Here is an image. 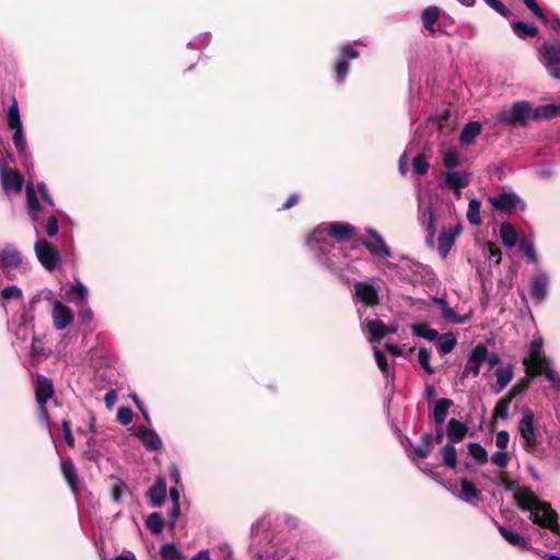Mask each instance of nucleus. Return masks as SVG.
I'll return each mask as SVG.
<instances>
[{"instance_id": "obj_1", "label": "nucleus", "mask_w": 560, "mask_h": 560, "mask_svg": "<svg viewBox=\"0 0 560 560\" xmlns=\"http://www.w3.org/2000/svg\"><path fill=\"white\" fill-rule=\"evenodd\" d=\"M514 499L520 509L530 512V518L535 524L549 528L552 533H559L557 513L549 504L539 501L528 488H520Z\"/></svg>"}, {"instance_id": "obj_2", "label": "nucleus", "mask_w": 560, "mask_h": 560, "mask_svg": "<svg viewBox=\"0 0 560 560\" xmlns=\"http://www.w3.org/2000/svg\"><path fill=\"white\" fill-rule=\"evenodd\" d=\"M532 117V105L527 101L512 104L510 109H503L495 116L497 121L512 127H524Z\"/></svg>"}, {"instance_id": "obj_3", "label": "nucleus", "mask_w": 560, "mask_h": 560, "mask_svg": "<svg viewBox=\"0 0 560 560\" xmlns=\"http://www.w3.org/2000/svg\"><path fill=\"white\" fill-rule=\"evenodd\" d=\"M539 60L547 72L560 80V42H545L539 48Z\"/></svg>"}, {"instance_id": "obj_4", "label": "nucleus", "mask_w": 560, "mask_h": 560, "mask_svg": "<svg viewBox=\"0 0 560 560\" xmlns=\"http://www.w3.org/2000/svg\"><path fill=\"white\" fill-rule=\"evenodd\" d=\"M518 432L523 439V448L528 453H533L539 443V434L535 427L534 412L530 409H526L523 412L518 423Z\"/></svg>"}, {"instance_id": "obj_5", "label": "nucleus", "mask_w": 560, "mask_h": 560, "mask_svg": "<svg viewBox=\"0 0 560 560\" xmlns=\"http://www.w3.org/2000/svg\"><path fill=\"white\" fill-rule=\"evenodd\" d=\"M330 235L338 242H345L353 236V229L348 223L334 222L329 224L328 231L326 229H316L308 240V244L313 242L322 243L326 241V237Z\"/></svg>"}, {"instance_id": "obj_6", "label": "nucleus", "mask_w": 560, "mask_h": 560, "mask_svg": "<svg viewBox=\"0 0 560 560\" xmlns=\"http://www.w3.org/2000/svg\"><path fill=\"white\" fill-rule=\"evenodd\" d=\"M38 261L47 271H52L60 262L58 249L45 238H39L34 246Z\"/></svg>"}, {"instance_id": "obj_7", "label": "nucleus", "mask_w": 560, "mask_h": 560, "mask_svg": "<svg viewBox=\"0 0 560 560\" xmlns=\"http://www.w3.org/2000/svg\"><path fill=\"white\" fill-rule=\"evenodd\" d=\"M352 299L364 306H374L380 303V290L366 281H357L353 284Z\"/></svg>"}, {"instance_id": "obj_8", "label": "nucleus", "mask_w": 560, "mask_h": 560, "mask_svg": "<svg viewBox=\"0 0 560 560\" xmlns=\"http://www.w3.org/2000/svg\"><path fill=\"white\" fill-rule=\"evenodd\" d=\"M488 201L494 209L504 213H513L518 208L524 209L522 199L513 191H503L497 196H491Z\"/></svg>"}, {"instance_id": "obj_9", "label": "nucleus", "mask_w": 560, "mask_h": 560, "mask_svg": "<svg viewBox=\"0 0 560 560\" xmlns=\"http://www.w3.org/2000/svg\"><path fill=\"white\" fill-rule=\"evenodd\" d=\"M23 257L21 252L13 245L7 244L0 252V267L7 278L11 279L13 270L19 269L22 265Z\"/></svg>"}, {"instance_id": "obj_10", "label": "nucleus", "mask_w": 560, "mask_h": 560, "mask_svg": "<svg viewBox=\"0 0 560 560\" xmlns=\"http://www.w3.org/2000/svg\"><path fill=\"white\" fill-rule=\"evenodd\" d=\"M487 360V347L482 343H478L469 353L468 360L465 364L464 371L460 378L464 380L470 374L478 376L480 373V366Z\"/></svg>"}, {"instance_id": "obj_11", "label": "nucleus", "mask_w": 560, "mask_h": 560, "mask_svg": "<svg viewBox=\"0 0 560 560\" xmlns=\"http://www.w3.org/2000/svg\"><path fill=\"white\" fill-rule=\"evenodd\" d=\"M1 183L5 192H20L23 187L22 175L13 168H8L3 161L0 162Z\"/></svg>"}, {"instance_id": "obj_12", "label": "nucleus", "mask_w": 560, "mask_h": 560, "mask_svg": "<svg viewBox=\"0 0 560 560\" xmlns=\"http://www.w3.org/2000/svg\"><path fill=\"white\" fill-rule=\"evenodd\" d=\"M359 57V51L355 50L350 44H347L342 47L340 57L336 61L335 65V74L338 82H342L349 71V60L357 59Z\"/></svg>"}, {"instance_id": "obj_13", "label": "nucleus", "mask_w": 560, "mask_h": 560, "mask_svg": "<svg viewBox=\"0 0 560 560\" xmlns=\"http://www.w3.org/2000/svg\"><path fill=\"white\" fill-rule=\"evenodd\" d=\"M462 232L460 224H456L450 226L448 229L444 228L439 236V254L442 258H446L451 248L453 247L457 236Z\"/></svg>"}, {"instance_id": "obj_14", "label": "nucleus", "mask_w": 560, "mask_h": 560, "mask_svg": "<svg viewBox=\"0 0 560 560\" xmlns=\"http://www.w3.org/2000/svg\"><path fill=\"white\" fill-rule=\"evenodd\" d=\"M368 233L371 235L373 241H364L362 244L370 254L377 257H390L392 252L382 236L373 229H369Z\"/></svg>"}, {"instance_id": "obj_15", "label": "nucleus", "mask_w": 560, "mask_h": 560, "mask_svg": "<svg viewBox=\"0 0 560 560\" xmlns=\"http://www.w3.org/2000/svg\"><path fill=\"white\" fill-rule=\"evenodd\" d=\"M52 323L56 329L62 330L73 320L71 310L59 301H55L52 305Z\"/></svg>"}, {"instance_id": "obj_16", "label": "nucleus", "mask_w": 560, "mask_h": 560, "mask_svg": "<svg viewBox=\"0 0 560 560\" xmlns=\"http://www.w3.org/2000/svg\"><path fill=\"white\" fill-rule=\"evenodd\" d=\"M54 395V386L52 382L44 376L38 374L36 376V383H35V398L36 402L39 407H43L46 405V402L52 397Z\"/></svg>"}, {"instance_id": "obj_17", "label": "nucleus", "mask_w": 560, "mask_h": 560, "mask_svg": "<svg viewBox=\"0 0 560 560\" xmlns=\"http://www.w3.org/2000/svg\"><path fill=\"white\" fill-rule=\"evenodd\" d=\"M470 177L467 173L446 172L444 174V187L454 191L457 197H460V189L469 185Z\"/></svg>"}, {"instance_id": "obj_18", "label": "nucleus", "mask_w": 560, "mask_h": 560, "mask_svg": "<svg viewBox=\"0 0 560 560\" xmlns=\"http://www.w3.org/2000/svg\"><path fill=\"white\" fill-rule=\"evenodd\" d=\"M549 278L545 272L535 275L530 280L532 298L537 302H542L548 293Z\"/></svg>"}, {"instance_id": "obj_19", "label": "nucleus", "mask_w": 560, "mask_h": 560, "mask_svg": "<svg viewBox=\"0 0 560 560\" xmlns=\"http://www.w3.org/2000/svg\"><path fill=\"white\" fill-rule=\"evenodd\" d=\"M148 497L153 506H161L166 499V481L159 477L154 485L149 489Z\"/></svg>"}, {"instance_id": "obj_20", "label": "nucleus", "mask_w": 560, "mask_h": 560, "mask_svg": "<svg viewBox=\"0 0 560 560\" xmlns=\"http://www.w3.org/2000/svg\"><path fill=\"white\" fill-rule=\"evenodd\" d=\"M137 435L141 440L143 445L151 451H158L162 446L161 438L159 436V434L155 431H153L151 429H148L145 427H140L138 429Z\"/></svg>"}, {"instance_id": "obj_21", "label": "nucleus", "mask_w": 560, "mask_h": 560, "mask_svg": "<svg viewBox=\"0 0 560 560\" xmlns=\"http://www.w3.org/2000/svg\"><path fill=\"white\" fill-rule=\"evenodd\" d=\"M26 203H27V213L33 221H37L39 219L40 205L37 199V195L32 182L26 184Z\"/></svg>"}, {"instance_id": "obj_22", "label": "nucleus", "mask_w": 560, "mask_h": 560, "mask_svg": "<svg viewBox=\"0 0 560 560\" xmlns=\"http://www.w3.org/2000/svg\"><path fill=\"white\" fill-rule=\"evenodd\" d=\"M482 126L479 121H469L466 124L459 135V142L463 145H471L481 133Z\"/></svg>"}, {"instance_id": "obj_23", "label": "nucleus", "mask_w": 560, "mask_h": 560, "mask_svg": "<svg viewBox=\"0 0 560 560\" xmlns=\"http://www.w3.org/2000/svg\"><path fill=\"white\" fill-rule=\"evenodd\" d=\"M370 342H378L387 335V326L380 319L365 320Z\"/></svg>"}, {"instance_id": "obj_24", "label": "nucleus", "mask_w": 560, "mask_h": 560, "mask_svg": "<svg viewBox=\"0 0 560 560\" xmlns=\"http://www.w3.org/2000/svg\"><path fill=\"white\" fill-rule=\"evenodd\" d=\"M468 431L467 425L457 419L452 418L446 428L447 438L452 443L460 442Z\"/></svg>"}, {"instance_id": "obj_25", "label": "nucleus", "mask_w": 560, "mask_h": 560, "mask_svg": "<svg viewBox=\"0 0 560 560\" xmlns=\"http://www.w3.org/2000/svg\"><path fill=\"white\" fill-rule=\"evenodd\" d=\"M517 393L518 390L516 389V387H513L508 395L498 400L493 410L494 419H508L510 404Z\"/></svg>"}, {"instance_id": "obj_26", "label": "nucleus", "mask_w": 560, "mask_h": 560, "mask_svg": "<svg viewBox=\"0 0 560 560\" xmlns=\"http://www.w3.org/2000/svg\"><path fill=\"white\" fill-rule=\"evenodd\" d=\"M60 469L69 487L75 493L78 491V475L73 462L71 459H61Z\"/></svg>"}, {"instance_id": "obj_27", "label": "nucleus", "mask_w": 560, "mask_h": 560, "mask_svg": "<svg viewBox=\"0 0 560 560\" xmlns=\"http://www.w3.org/2000/svg\"><path fill=\"white\" fill-rule=\"evenodd\" d=\"M532 117L535 120L541 119H550L555 117H560V104H546L537 106L536 108H532Z\"/></svg>"}, {"instance_id": "obj_28", "label": "nucleus", "mask_w": 560, "mask_h": 560, "mask_svg": "<svg viewBox=\"0 0 560 560\" xmlns=\"http://www.w3.org/2000/svg\"><path fill=\"white\" fill-rule=\"evenodd\" d=\"M453 406L450 398H440L435 401L433 409V420L436 425H442L447 418L448 409Z\"/></svg>"}, {"instance_id": "obj_29", "label": "nucleus", "mask_w": 560, "mask_h": 560, "mask_svg": "<svg viewBox=\"0 0 560 560\" xmlns=\"http://www.w3.org/2000/svg\"><path fill=\"white\" fill-rule=\"evenodd\" d=\"M530 369L535 374H541L542 366L549 363L548 358L540 354V346L536 342L530 345Z\"/></svg>"}, {"instance_id": "obj_30", "label": "nucleus", "mask_w": 560, "mask_h": 560, "mask_svg": "<svg viewBox=\"0 0 560 560\" xmlns=\"http://www.w3.org/2000/svg\"><path fill=\"white\" fill-rule=\"evenodd\" d=\"M498 530L502 537L512 546L520 547L522 549H528V540L516 532L510 530L502 525H498Z\"/></svg>"}, {"instance_id": "obj_31", "label": "nucleus", "mask_w": 560, "mask_h": 560, "mask_svg": "<svg viewBox=\"0 0 560 560\" xmlns=\"http://www.w3.org/2000/svg\"><path fill=\"white\" fill-rule=\"evenodd\" d=\"M420 220L423 221L425 224V243L428 246L433 247L434 246V240H435V223H434V217L431 208H429L427 211L422 212L420 215Z\"/></svg>"}, {"instance_id": "obj_32", "label": "nucleus", "mask_w": 560, "mask_h": 560, "mask_svg": "<svg viewBox=\"0 0 560 560\" xmlns=\"http://www.w3.org/2000/svg\"><path fill=\"white\" fill-rule=\"evenodd\" d=\"M500 237L502 243L509 247L512 248L516 245L517 242V233L515 228L508 223L503 222L500 226Z\"/></svg>"}, {"instance_id": "obj_33", "label": "nucleus", "mask_w": 560, "mask_h": 560, "mask_svg": "<svg viewBox=\"0 0 560 560\" xmlns=\"http://www.w3.org/2000/svg\"><path fill=\"white\" fill-rule=\"evenodd\" d=\"M460 489L462 493L459 498L467 503H472L475 500L479 499V491L476 489L475 485L468 479L460 480Z\"/></svg>"}, {"instance_id": "obj_34", "label": "nucleus", "mask_w": 560, "mask_h": 560, "mask_svg": "<svg viewBox=\"0 0 560 560\" xmlns=\"http://www.w3.org/2000/svg\"><path fill=\"white\" fill-rule=\"evenodd\" d=\"M412 335L430 341L435 340L439 334L435 329L430 328L427 323H420L411 326Z\"/></svg>"}, {"instance_id": "obj_35", "label": "nucleus", "mask_w": 560, "mask_h": 560, "mask_svg": "<svg viewBox=\"0 0 560 560\" xmlns=\"http://www.w3.org/2000/svg\"><path fill=\"white\" fill-rule=\"evenodd\" d=\"M439 16H440V9L438 7H434V5H431V7H428L423 10L422 12V23H423V26L430 31V32H434V24L436 23V21L439 20Z\"/></svg>"}, {"instance_id": "obj_36", "label": "nucleus", "mask_w": 560, "mask_h": 560, "mask_svg": "<svg viewBox=\"0 0 560 560\" xmlns=\"http://www.w3.org/2000/svg\"><path fill=\"white\" fill-rule=\"evenodd\" d=\"M512 28L521 38L535 37L538 34V28L535 25H530L522 21L513 22Z\"/></svg>"}, {"instance_id": "obj_37", "label": "nucleus", "mask_w": 560, "mask_h": 560, "mask_svg": "<svg viewBox=\"0 0 560 560\" xmlns=\"http://www.w3.org/2000/svg\"><path fill=\"white\" fill-rule=\"evenodd\" d=\"M436 348L441 354H447L453 351L455 348L457 340L452 334H443L438 338Z\"/></svg>"}, {"instance_id": "obj_38", "label": "nucleus", "mask_w": 560, "mask_h": 560, "mask_svg": "<svg viewBox=\"0 0 560 560\" xmlns=\"http://www.w3.org/2000/svg\"><path fill=\"white\" fill-rule=\"evenodd\" d=\"M495 375L498 388L494 392L498 394L512 381L514 373L512 366L509 365L498 369Z\"/></svg>"}, {"instance_id": "obj_39", "label": "nucleus", "mask_w": 560, "mask_h": 560, "mask_svg": "<svg viewBox=\"0 0 560 560\" xmlns=\"http://www.w3.org/2000/svg\"><path fill=\"white\" fill-rule=\"evenodd\" d=\"M469 455L476 460L478 465H485L488 462L487 450L477 442H471L467 445Z\"/></svg>"}, {"instance_id": "obj_40", "label": "nucleus", "mask_w": 560, "mask_h": 560, "mask_svg": "<svg viewBox=\"0 0 560 560\" xmlns=\"http://www.w3.org/2000/svg\"><path fill=\"white\" fill-rule=\"evenodd\" d=\"M441 455H442V459H443V463L454 469L457 465V451L455 448V446L451 443H447L445 444L442 448H441Z\"/></svg>"}, {"instance_id": "obj_41", "label": "nucleus", "mask_w": 560, "mask_h": 560, "mask_svg": "<svg viewBox=\"0 0 560 560\" xmlns=\"http://www.w3.org/2000/svg\"><path fill=\"white\" fill-rule=\"evenodd\" d=\"M8 126L10 129H19L22 128V121L20 117V110L18 106V101L15 98L12 100V104L8 110Z\"/></svg>"}, {"instance_id": "obj_42", "label": "nucleus", "mask_w": 560, "mask_h": 560, "mask_svg": "<svg viewBox=\"0 0 560 560\" xmlns=\"http://www.w3.org/2000/svg\"><path fill=\"white\" fill-rule=\"evenodd\" d=\"M481 202L477 199H471L468 203L467 209V220L472 225L481 224V215H480Z\"/></svg>"}, {"instance_id": "obj_43", "label": "nucleus", "mask_w": 560, "mask_h": 560, "mask_svg": "<svg viewBox=\"0 0 560 560\" xmlns=\"http://www.w3.org/2000/svg\"><path fill=\"white\" fill-rule=\"evenodd\" d=\"M147 527L153 533V534H161L164 528V520L162 518L161 514L154 512L151 513L147 521H145Z\"/></svg>"}, {"instance_id": "obj_44", "label": "nucleus", "mask_w": 560, "mask_h": 560, "mask_svg": "<svg viewBox=\"0 0 560 560\" xmlns=\"http://www.w3.org/2000/svg\"><path fill=\"white\" fill-rule=\"evenodd\" d=\"M161 557L163 560H182V552L173 544H165L161 548Z\"/></svg>"}, {"instance_id": "obj_45", "label": "nucleus", "mask_w": 560, "mask_h": 560, "mask_svg": "<svg viewBox=\"0 0 560 560\" xmlns=\"http://www.w3.org/2000/svg\"><path fill=\"white\" fill-rule=\"evenodd\" d=\"M430 164L427 161V158L424 154H418L412 160V168L415 174L417 175H424L429 171Z\"/></svg>"}, {"instance_id": "obj_46", "label": "nucleus", "mask_w": 560, "mask_h": 560, "mask_svg": "<svg viewBox=\"0 0 560 560\" xmlns=\"http://www.w3.org/2000/svg\"><path fill=\"white\" fill-rule=\"evenodd\" d=\"M520 246H521V249L523 252V254L533 262H536L537 261V255H536V250H535V247H534V244L532 242V240H529L528 237H522L521 241H520Z\"/></svg>"}, {"instance_id": "obj_47", "label": "nucleus", "mask_w": 560, "mask_h": 560, "mask_svg": "<svg viewBox=\"0 0 560 560\" xmlns=\"http://www.w3.org/2000/svg\"><path fill=\"white\" fill-rule=\"evenodd\" d=\"M443 319L453 324H464L470 318V314L458 315L452 307H448L443 314Z\"/></svg>"}, {"instance_id": "obj_48", "label": "nucleus", "mask_w": 560, "mask_h": 560, "mask_svg": "<svg viewBox=\"0 0 560 560\" xmlns=\"http://www.w3.org/2000/svg\"><path fill=\"white\" fill-rule=\"evenodd\" d=\"M431 351L427 348H420L418 351V361L419 364L424 369V371L429 374L434 373L433 368L430 365Z\"/></svg>"}, {"instance_id": "obj_49", "label": "nucleus", "mask_w": 560, "mask_h": 560, "mask_svg": "<svg viewBox=\"0 0 560 560\" xmlns=\"http://www.w3.org/2000/svg\"><path fill=\"white\" fill-rule=\"evenodd\" d=\"M70 294L74 295V302L81 305L85 303L88 296V289L83 283L78 282L70 289Z\"/></svg>"}, {"instance_id": "obj_50", "label": "nucleus", "mask_w": 560, "mask_h": 560, "mask_svg": "<svg viewBox=\"0 0 560 560\" xmlns=\"http://www.w3.org/2000/svg\"><path fill=\"white\" fill-rule=\"evenodd\" d=\"M112 478L115 479V483H113L110 487V495L115 502H119L122 493L127 491V486L121 480L113 476Z\"/></svg>"}, {"instance_id": "obj_51", "label": "nucleus", "mask_w": 560, "mask_h": 560, "mask_svg": "<svg viewBox=\"0 0 560 560\" xmlns=\"http://www.w3.org/2000/svg\"><path fill=\"white\" fill-rule=\"evenodd\" d=\"M487 253L486 257L488 260L492 261L494 265H499L501 262V250L495 246L494 243L488 242L486 244Z\"/></svg>"}, {"instance_id": "obj_52", "label": "nucleus", "mask_w": 560, "mask_h": 560, "mask_svg": "<svg viewBox=\"0 0 560 560\" xmlns=\"http://www.w3.org/2000/svg\"><path fill=\"white\" fill-rule=\"evenodd\" d=\"M541 374L551 382V385L556 390L560 392V376L549 366V363L542 366Z\"/></svg>"}, {"instance_id": "obj_53", "label": "nucleus", "mask_w": 560, "mask_h": 560, "mask_svg": "<svg viewBox=\"0 0 560 560\" xmlns=\"http://www.w3.org/2000/svg\"><path fill=\"white\" fill-rule=\"evenodd\" d=\"M443 164L446 168H454L459 164V156L456 150H448L443 156Z\"/></svg>"}, {"instance_id": "obj_54", "label": "nucleus", "mask_w": 560, "mask_h": 560, "mask_svg": "<svg viewBox=\"0 0 560 560\" xmlns=\"http://www.w3.org/2000/svg\"><path fill=\"white\" fill-rule=\"evenodd\" d=\"M13 143L20 154H23L26 149L25 138L23 133V128L14 129V133L12 137Z\"/></svg>"}, {"instance_id": "obj_55", "label": "nucleus", "mask_w": 560, "mask_h": 560, "mask_svg": "<svg viewBox=\"0 0 560 560\" xmlns=\"http://www.w3.org/2000/svg\"><path fill=\"white\" fill-rule=\"evenodd\" d=\"M491 462L500 468H505L510 462V454L508 452L498 451L492 454Z\"/></svg>"}, {"instance_id": "obj_56", "label": "nucleus", "mask_w": 560, "mask_h": 560, "mask_svg": "<svg viewBox=\"0 0 560 560\" xmlns=\"http://www.w3.org/2000/svg\"><path fill=\"white\" fill-rule=\"evenodd\" d=\"M132 417L133 412L129 407H120L117 411V421L122 425L131 423Z\"/></svg>"}, {"instance_id": "obj_57", "label": "nucleus", "mask_w": 560, "mask_h": 560, "mask_svg": "<svg viewBox=\"0 0 560 560\" xmlns=\"http://www.w3.org/2000/svg\"><path fill=\"white\" fill-rule=\"evenodd\" d=\"M1 296L4 300H20L22 298V290L16 285H8L2 290Z\"/></svg>"}, {"instance_id": "obj_58", "label": "nucleus", "mask_w": 560, "mask_h": 560, "mask_svg": "<svg viewBox=\"0 0 560 560\" xmlns=\"http://www.w3.org/2000/svg\"><path fill=\"white\" fill-rule=\"evenodd\" d=\"M490 8L498 12L503 18L511 15L510 9H508L500 0H483Z\"/></svg>"}, {"instance_id": "obj_59", "label": "nucleus", "mask_w": 560, "mask_h": 560, "mask_svg": "<svg viewBox=\"0 0 560 560\" xmlns=\"http://www.w3.org/2000/svg\"><path fill=\"white\" fill-rule=\"evenodd\" d=\"M524 1V4L526 5V8L528 10H530L533 12V14L539 19L540 21H542L544 23H547V19L542 12V10L539 8L538 3L536 0H523Z\"/></svg>"}, {"instance_id": "obj_60", "label": "nucleus", "mask_w": 560, "mask_h": 560, "mask_svg": "<svg viewBox=\"0 0 560 560\" xmlns=\"http://www.w3.org/2000/svg\"><path fill=\"white\" fill-rule=\"evenodd\" d=\"M61 429L65 438V442L68 446L73 447L74 446V438L71 432V424L70 421L67 419H63L61 421Z\"/></svg>"}, {"instance_id": "obj_61", "label": "nucleus", "mask_w": 560, "mask_h": 560, "mask_svg": "<svg viewBox=\"0 0 560 560\" xmlns=\"http://www.w3.org/2000/svg\"><path fill=\"white\" fill-rule=\"evenodd\" d=\"M374 357L378 369L383 373H386L388 371V363L385 353L381 351L378 348H374Z\"/></svg>"}, {"instance_id": "obj_62", "label": "nucleus", "mask_w": 560, "mask_h": 560, "mask_svg": "<svg viewBox=\"0 0 560 560\" xmlns=\"http://www.w3.org/2000/svg\"><path fill=\"white\" fill-rule=\"evenodd\" d=\"M509 441H510V434L508 431L505 430H502V431H499L495 435V445L501 448V450H504L508 447V444H509Z\"/></svg>"}, {"instance_id": "obj_63", "label": "nucleus", "mask_w": 560, "mask_h": 560, "mask_svg": "<svg viewBox=\"0 0 560 560\" xmlns=\"http://www.w3.org/2000/svg\"><path fill=\"white\" fill-rule=\"evenodd\" d=\"M58 231H59V226H58L57 218L55 215L49 217L47 220V223H46L47 235L55 236L58 234Z\"/></svg>"}, {"instance_id": "obj_64", "label": "nucleus", "mask_w": 560, "mask_h": 560, "mask_svg": "<svg viewBox=\"0 0 560 560\" xmlns=\"http://www.w3.org/2000/svg\"><path fill=\"white\" fill-rule=\"evenodd\" d=\"M37 189L42 196V198L44 199V201H46L50 207H54V200L51 198V196L49 195L47 188H46V185L40 182L37 184Z\"/></svg>"}]
</instances>
